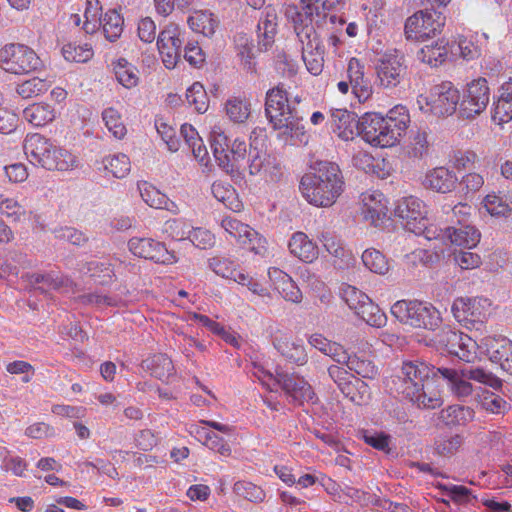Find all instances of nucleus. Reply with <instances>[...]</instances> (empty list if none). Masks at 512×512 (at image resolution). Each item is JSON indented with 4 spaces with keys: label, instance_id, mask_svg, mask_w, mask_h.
<instances>
[{
    "label": "nucleus",
    "instance_id": "nucleus-1",
    "mask_svg": "<svg viewBox=\"0 0 512 512\" xmlns=\"http://www.w3.org/2000/svg\"><path fill=\"white\" fill-rule=\"evenodd\" d=\"M430 373L431 368L424 362L404 361L400 371L387 381V387L418 408L436 409L443 401Z\"/></svg>",
    "mask_w": 512,
    "mask_h": 512
},
{
    "label": "nucleus",
    "instance_id": "nucleus-2",
    "mask_svg": "<svg viewBox=\"0 0 512 512\" xmlns=\"http://www.w3.org/2000/svg\"><path fill=\"white\" fill-rule=\"evenodd\" d=\"M311 170L300 180L299 189L302 196L316 207L332 206L344 188V179L338 164L316 161Z\"/></svg>",
    "mask_w": 512,
    "mask_h": 512
},
{
    "label": "nucleus",
    "instance_id": "nucleus-3",
    "mask_svg": "<svg viewBox=\"0 0 512 512\" xmlns=\"http://www.w3.org/2000/svg\"><path fill=\"white\" fill-rule=\"evenodd\" d=\"M302 9L294 4L285 6L284 15L292 23L316 25L318 30L329 29L337 20L336 15H330L329 11L342 7L345 0H301Z\"/></svg>",
    "mask_w": 512,
    "mask_h": 512
},
{
    "label": "nucleus",
    "instance_id": "nucleus-4",
    "mask_svg": "<svg viewBox=\"0 0 512 512\" xmlns=\"http://www.w3.org/2000/svg\"><path fill=\"white\" fill-rule=\"evenodd\" d=\"M302 9L294 4L285 6L284 15L292 23L316 25L318 30L329 29L337 20L336 15H330L329 11L342 7L345 0H301Z\"/></svg>",
    "mask_w": 512,
    "mask_h": 512
},
{
    "label": "nucleus",
    "instance_id": "nucleus-5",
    "mask_svg": "<svg viewBox=\"0 0 512 512\" xmlns=\"http://www.w3.org/2000/svg\"><path fill=\"white\" fill-rule=\"evenodd\" d=\"M264 110L266 118L275 130L292 132L298 127V112L288 100V92L282 83L266 92Z\"/></svg>",
    "mask_w": 512,
    "mask_h": 512
},
{
    "label": "nucleus",
    "instance_id": "nucleus-6",
    "mask_svg": "<svg viewBox=\"0 0 512 512\" xmlns=\"http://www.w3.org/2000/svg\"><path fill=\"white\" fill-rule=\"evenodd\" d=\"M391 313L401 323L415 328L436 329L441 323L440 312L430 303L421 301H397L391 307Z\"/></svg>",
    "mask_w": 512,
    "mask_h": 512
},
{
    "label": "nucleus",
    "instance_id": "nucleus-7",
    "mask_svg": "<svg viewBox=\"0 0 512 512\" xmlns=\"http://www.w3.org/2000/svg\"><path fill=\"white\" fill-rule=\"evenodd\" d=\"M298 40L302 43V58L312 75H320L324 67V47L321 43L322 30L316 25L293 23Z\"/></svg>",
    "mask_w": 512,
    "mask_h": 512
},
{
    "label": "nucleus",
    "instance_id": "nucleus-8",
    "mask_svg": "<svg viewBox=\"0 0 512 512\" xmlns=\"http://www.w3.org/2000/svg\"><path fill=\"white\" fill-rule=\"evenodd\" d=\"M41 66V60L28 46L8 44L0 50V67L13 74H28Z\"/></svg>",
    "mask_w": 512,
    "mask_h": 512
},
{
    "label": "nucleus",
    "instance_id": "nucleus-9",
    "mask_svg": "<svg viewBox=\"0 0 512 512\" xmlns=\"http://www.w3.org/2000/svg\"><path fill=\"white\" fill-rule=\"evenodd\" d=\"M491 302L481 297H460L452 305L454 318L467 329L479 330L490 314Z\"/></svg>",
    "mask_w": 512,
    "mask_h": 512
},
{
    "label": "nucleus",
    "instance_id": "nucleus-10",
    "mask_svg": "<svg viewBox=\"0 0 512 512\" xmlns=\"http://www.w3.org/2000/svg\"><path fill=\"white\" fill-rule=\"evenodd\" d=\"M445 25V16L435 10H420L407 18L404 26L406 38L424 41L441 32Z\"/></svg>",
    "mask_w": 512,
    "mask_h": 512
},
{
    "label": "nucleus",
    "instance_id": "nucleus-11",
    "mask_svg": "<svg viewBox=\"0 0 512 512\" xmlns=\"http://www.w3.org/2000/svg\"><path fill=\"white\" fill-rule=\"evenodd\" d=\"M359 133L367 143L375 147H392L399 142L393 128L378 113H366L362 116Z\"/></svg>",
    "mask_w": 512,
    "mask_h": 512
},
{
    "label": "nucleus",
    "instance_id": "nucleus-12",
    "mask_svg": "<svg viewBox=\"0 0 512 512\" xmlns=\"http://www.w3.org/2000/svg\"><path fill=\"white\" fill-rule=\"evenodd\" d=\"M490 102V88L485 78L479 77L466 85L459 112L466 119H474L485 111Z\"/></svg>",
    "mask_w": 512,
    "mask_h": 512
},
{
    "label": "nucleus",
    "instance_id": "nucleus-13",
    "mask_svg": "<svg viewBox=\"0 0 512 512\" xmlns=\"http://www.w3.org/2000/svg\"><path fill=\"white\" fill-rule=\"evenodd\" d=\"M437 344L447 353L471 362L475 358L476 342L467 334L445 326L435 336Z\"/></svg>",
    "mask_w": 512,
    "mask_h": 512
},
{
    "label": "nucleus",
    "instance_id": "nucleus-14",
    "mask_svg": "<svg viewBox=\"0 0 512 512\" xmlns=\"http://www.w3.org/2000/svg\"><path fill=\"white\" fill-rule=\"evenodd\" d=\"M184 32L176 23L167 24L159 33L157 47L166 68H174L181 58Z\"/></svg>",
    "mask_w": 512,
    "mask_h": 512
},
{
    "label": "nucleus",
    "instance_id": "nucleus-15",
    "mask_svg": "<svg viewBox=\"0 0 512 512\" xmlns=\"http://www.w3.org/2000/svg\"><path fill=\"white\" fill-rule=\"evenodd\" d=\"M376 74L382 87L398 86L406 74L404 55L398 50L384 53L377 61Z\"/></svg>",
    "mask_w": 512,
    "mask_h": 512
},
{
    "label": "nucleus",
    "instance_id": "nucleus-16",
    "mask_svg": "<svg viewBox=\"0 0 512 512\" xmlns=\"http://www.w3.org/2000/svg\"><path fill=\"white\" fill-rule=\"evenodd\" d=\"M394 214L403 220L404 228L410 232H420L425 229V204L416 197L400 199L395 206Z\"/></svg>",
    "mask_w": 512,
    "mask_h": 512
},
{
    "label": "nucleus",
    "instance_id": "nucleus-17",
    "mask_svg": "<svg viewBox=\"0 0 512 512\" xmlns=\"http://www.w3.org/2000/svg\"><path fill=\"white\" fill-rule=\"evenodd\" d=\"M129 250L137 257L159 264H172L176 258L164 243L152 238L133 237L128 242Z\"/></svg>",
    "mask_w": 512,
    "mask_h": 512
},
{
    "label": "nucleus",
    "instance_id": "nucleus-18",
    "mask_svg": "<svg viewBox=\"0 0 512 512\" xmlns=\"http://www.w3.org/2000/svg\"><path fill=\"white\" fill-rule=\"evenodd\" d=\"M275 380L294 403L302 405L305 402H315L316 394L303 377L294 373L277 372Z\"/></svg>",
    "mask_w": 512,
    "mask_h": 512
},
{
    "label": "nucleus",
    "instance_id": "nucleus-19",
    "mask_svg": "<svg viewBox=\"0 0 512 512\" xmlns=\"http://www.w3.org/2000/svg\"><path fill=\"white\" fill-rule=\"evenodd\" d=\"M459 91L450 81L435 85L429 95L430 110L437 116L452 114L459 103Z\"/></svg>",
    "mask_w": 512,
    "mask_h": 512
},
{
    "label": "nucleus",
    "instance_id": "nucleus-20",
    "mask_svg": "<svg viewBox=\"0 0 512 512\" xmlns=\"http://www.w3.org/2000/svg\"><path fill=\"white\" fill-rule=\"evenodd\" d=\"M347 77L354 95L359 102H365L372 95V85L365 77L364 65L357 59L351 58L347 66Z\"/></svg>",
    "mask_w": 512,
    "mask_h": 512
},
{
    "label": "nucleus",
    "instance_id": "nucleus-21",
    "mask_svg": "<svg viewBox=\"0 0 512 512\" xmlns=\"http://www.w3.org/2000/svg\"><path fill=\"white\" fill-rule=\"evenodd\" d=\"M458 178L456 174L446 167H435L429 170L422 181L426 189L438 193H449L457 187Z\"/></svg>",
    "mask_w": 512,
    "mask_h": 512
},
{
    "label": "nucleus",
    "instance_id": "nucleus-22",
    "mask_svg": "<svg viewBox=\"0 0 512 512\" xmlns=\"http://www.w3.org/2000/svg\"><path fill=\"white\" fill-rule=\"evenodd\" d=\"M444 236L451 244L471 249L480 241V232L472 225L458 220L453 226L444 229Z\"/></svg>",
    "mask_w": 512,
    "mask_h": 512
},
{
    "label": "nucleus",
    "instance_id": "nucleus-23",
    "mask_svg": "<svg viewBox=\"0 0 512 512\" xmlns=\"http://www.w3.org/2000/svg\"><path fill=\"white\" fill-rule=\"evenodd\" d=\"M29 285L42 292L50 290H61L72 286L73 282L68 277L55 272L27 273L22 276Z\"/></svg>",
    "mask_w": 512,
    "mask_h": 512
},
{
    "label": "nucleus",
    "instance_id": "nucleus-24",
    "mask_svg": "<svg viewBox=\"0 0 512 512\" xmlns=\"http://www.w3.org/2000/svg\"><path fill=\"white\" fill-rule=\"evenodd\" d=\"M326 251L333 257V266L337 269H347L355 262L352 252L346 249L340 240L329 232H324L320 238Z\"/></svg>",
    "mask_w": 512,
    "mask_h": 512
},
{
    "label": "nucleus",
    "instance_id": "nucleus-25",
    "mask_svg": "<svg viewBox=\"0 0 512 512\" xmlns=\"http://www.w3.org/2000/svg\"><path fill=\"white\" fill-rule=\"evenodd\" d=\"M363 213L374 226L380 225L388 213L387 201L379 191L362 194Z\"/></svg>",
    "mask_w": 512,
    "mask_h": 512
},
{
    "label": "nucleus",
    "instance_id": "nucleus-26",
    "mask_svg": "<svg viewBox=\"0 0 512 512\" xmlns=\"http://www.w3.org/2000/svg\"><path fill=\"white\" fill-rule=\"evenodd\" d=\"M173 227L177 230L174 231L177 238H187L193 243V245L200 249H206L213 244L214 237L208 230L202 228L190 229V227L182 220H173L170 224V228Z\"/></svg>",
    "mask_w": 512,
    "mask_h": 512
},
{
    "label": "nucleus",
    "instance_id": "nucleus-27",
    "mask_svg": "<svg viewBox=\"0 0 512 512\" xmlns=\"http://www.w3.org/2000/svg\"><path fill=\"white\" fill-rule=\"evenodd\" d=\"M355 113L345 109H336L331 113L332 129L343 140L353 139L354 130L359 131L360 120Z\"/></svg>",
    "mask_w": 512,
    "mask_h": 512
},
{
    "label": "nucleus",
    "instance_id": "nucleus-28",
    "mask_svg": "<svg viewBox=\"0 0 512 512\" xmlns=\"http://www.w3.org/2000/svg\"><path fill=\"white\" fill-rule=\"evenodd\" d=\"M51 145L52 142L41 134H28L23 143V150L32 164L42 167V159L47 157Z\"/></svg>",
    "mask_w": 512,
    "mask_h": 512
},
{
    "label": "nucleus",
    "instance_id": "nucleus-29",
    "mask_svg": "<svg viewBox=\"0 0 512 512\" xmlns=\"http://www.w3.org/2000/svg\"><path fill=\"white\" fill-rule=\"evenodd\" d=\"M46 156L42 159V167L47 170L67 171L77 166V159L70 151L53 143Z\"/></svg>",
    "mask_w": 512,
    "mask_h": 512
},
{
    "label": "nucleus",
    "instance_id": "nucleus-30",
    "mask_svg": "<svg viewBox=\"0 0 512 512\" xmlns=\"http://www.w3.org/2000/svg\"><path fill=\"white\" fill-rule=\"evenodd\" d=\"M288 247L292 255L306 263H311L318 257L317 245L303 232L294 233Z\"/></svg>",
    "mask_w": 512,
    "mask_h": 512
},
{
    "label": "nucleus",
    "instance_id": "nucleus-31",
    "mask_svg": "<svg viewBox=\"0 0 512 512\" xmlns=\"http://www.w3.org/2000/svg\"><path fill=\"white\" fill-rule=\"evenodd\" d=\"M263 14L264 16L260 18L257 26L258 44L260 49L267 50L274 42L277 14L275 8L272 6L265 7Z\"/></svg>",
    "mask_w": 512,
    "mask_h": 512
},
{
    "label": "nucleus",
    "instance_id": "nucleus-32",
    "mask_svg": "<svg viewBox=\"0 0 512 512\" xmlns=\"http://www.w3.org/2000/svg\"><path fill=\"white\" fill-rule=\"evenodd\" d=\"M31 266V261L28 259L27 254L11 250L3 256V261L0 267V278L8 279L10 276L17 277L20 269H25Z\"/></svg>",
    "mask_w": 512,
    "mask_h": 512
},
{
    "label": "nucleus",
    "instance_id": "nucleus-33",
    "mask_svg": "<svg viewBox=\"0 0 512 512\" xmlns=\"http://www.w3.org/2000/svg\"><path fill=\"white\" fill-rule=\"evenodd\" d=\"M187 23L194 32L211 37L218 27L219 21L210 11L197 10L188 17Z\"/></svg>",
    "mask_w": 512,
    "mask_h": 512
},
{
    "label": "nucleus",
    "instance_id": "nucleus-34",
    "mask_svg": "<svg viewBox=\"0 0 512 512\" xmlns=\"http://www.w3.org/2000/svg\"><path fill=\"white\" fill-rule=\"evenodd\" d=\"M437 373L448 381L452 392L460 399H465L472 395L473 386L463 376V373H458L457 370L452 368L441 367L437 369Z\"/></svg>",
    "mask_w": 512,
    "mask_h": 512
},
{
    "label": "nucleus",
    "instance_id": "nucleus-35",
    "mask_svg": "<svg viewBox=\"0 0 512 512\" xmlns=\"http://www.w3.org/2000/svg\"><path fill=\"white\" fill-rule=\"evenodd\" d=\"M142 368L151 376L164 380L174 372L172 360L165 354H155L142 361Z\"/></svg>",
    "mask_w": 512,
    "mask_h": 512
},
{
    "label": "nucleus",
    "instance_id": "nucleus-36",
    "mask_svg": "<svg viewBox=\"0 0 512 512\" xmlns=\"http://www.w3.org/2000/svg\"><path fill=\"white\" fill-rule=\"evenodd\" d=\"M273 344L278 352L289 361L297 365H304L307 362L308 356L303 345L282 337H276Z\"/></svg>",
    "mask_w": 512,
    "mask_h": 512
},
{
    "label": "nucleus",
    "instance_id": "nucleus-37",
    "mask_svg": "<svg viewBox=\"0 0 512 512\" xmlns=\"http://www.w3.org/2000/svg\"><path fill=\"white\" fill-rule=\"evenodd\" d=\"M180 134L186 145L192 151L195 159L202 164H206L208 160V151L195 128L190 124H183L180 129Z\"/></svg>",
    "mask_w": 512,
    "mask_h": 512
},
{
    "label": "nucleus",
    "instance_id": "nucleus-38",
    "mask_svg": "<svg viewBox=\"0 0 512 512\" xmlns=\"http://www.w3.org/2000/svg\"><path fill=\"white\" fill-rule=\"evenodd\" d=\"M354 312L368 325L373 327H383L387 321L385 313L368 296Z\"/></svg>",
    "mask_w": 512,
    "mask_h": 512
},
{
    "label": "nucleus",
    "instance_id": "nucleus-39",
    "mask_svg": "<svg viewBox=\"0 0 512 512\" xmlns=\"http://www.w3.org/2000/svg\"><path fill=\"white\" fill-rule=\"evenodd\" d=\"M24 118L36 127H42L55 118L54 109L46 103H34L23 110Z\"/></svg>",
    "mask_w": 512,
    "mask_h": 512
},
{
    "label": "nucleus",
    "instance_id": "nucleus-40",
    "mask_svg": "<svg viewBox=\"0 0 512 512\" xmlns=\"http://www.w3.org/2000/svg\"><path fill=\"white\" fill-rule=\"evenodd\" d=\"M101 21V27L105 38L110 42H115L123 33L124 19L115 9L107 11Z\"/></svg>",
    "mask_w": 512,
    "mask_h": 512
},
{
    "label": "nucleus",
    "instance_id": "nucleus-41",
    "mask_svg": "<svg viewBox=\"0 0 512 512\" xmlns=\"http://www.w3.org/2000/svg\"><path fill=\"white\" fill-rule=\"evenodd\" d=\"M430 147L431 142L428 133L425 130H417L410 136L407 155L409 158L422 160L428 156Z\"/></svg>",
    "mask_w": 512,
    "mask_h": 512
},
{
    "label": "nucleus",
    "instance_id": "nucleus-42",
    "mask_svg": "<svg viewBox=\"0 0 512 512\" xmlns=\"http://www.w3.org/2000/svg\"><path fill=\"white\" fill-rule=\"evenodd\" d=\"M485 345L490 360L499 363L501 367L512 353V341L506 338H487Z\"/></svg>",
    "mask_w": 512,
    "mask_h": 512
},
{
    "label": "nucleus",
    "instance_id": "nucleus-43",
    "mask_svg": "<svg viewBox=\"0 0 512 512\" xmlns=\"http://www.w3.org/2000/svg\"><path fill=\"white\" fill-rule=\"evenodd\" d=\"M341 392L357 405L366 404L371 398V391L367 383L355 376L344 386Z\"/></svg>",
    "mask_w": 512,
    "mask_h": 512
},
{
    "label": "nucleus",
    "instance_id": "nucleus-44",
    "mask_svg": "<svg viewBox=\"0 0 512 512\" xmlns=\"http://www.w3.org/2000/svg\"><path fill=\"white\" fill-rule=\"evenodd\" d=\"M114 73L117 81L125 88L131 89L138 85V69L126 59L120 58L114 64Z\"/></svg>",
    "mask_w": 512,
    "mask_h": 512
},
{
    "label": "nucleus",
    "instance_id": "nucleus-45",
    "mask_svg": "<svg viewBox=\"0 0 512 512\" xmlns=\"http://www.w3.org/2000/svg\"><path fill=\"white\" fill-rule=\"evenodd\" d=\"M484 207L492 216L508 217L512 213V194H488L483 200Z\"/></svg>",
    "mask_w": 512,
    "mask_h": 512
},
{
    "label": "nucleus",
    "instance_id": "nucleus-46",
    "mask_svg": "<svg viewBox=\"0 0 512 512\" xmlns=\"http://www.w3.org/2000/svg\"><path fill=\"white\" fill-rule=\"evenodd\" d=\"M226 114L234 123H244L251 114V103L246 98L232 97L225 104Z\"/></svg>",
    "mask_w": 512,
    "mask_h": 512
},
{
    "label": "nucleus",
    "instance_id": "nucleus-47",
    "mask_svg": "<svg viewBox=\"0 0 512 512\" xmlns=\"http://www.w3.org/2000/svg\"><path fill=\"white\" fill-rule=\"evenodd\" d=\"M229 164L231 167H221L225 172L233 174L245 168L247 144L243 140L235 139L229 149Z\"/></svg>",
    "mask_w": 512,
    "mask_h": 512
},
{
    "label": "nucleus",
    "instance_id": "nucleus-48",
    "mask_svg": "<svg viewBox=\"0 0 512 512\" xmlns=\"http://www.w3.org/2000/svg\"><path fill=\"white\" fill-rule=\"evenodd\" d=\"M464 443V437L460 434L439 436L434 442V451L442 457H451L456 454Z\"/></svg>",
    "mask_w": 512,
    "mask_h": 512
},
{
    "label": "nucleus",
    "instance_id": "nucleus-49",
    "mask_svg": "<svg viewBox=\"0 0 512 512\" xmlns=\"http://www.w3.org/2000/svg\"><path fill=\"white\" fill-rule=\"evenodd\" d=\"M388 125H390L391 128H393V131L397 135V137L400 139L403 135V133L408 128V125L410 123V116L408 113V110L405 106L397 105L394 108H392L384 117Z\"/></svg>",
    "mask_w": 512,
    "mask_h": 512
},
{
    "label": "nucleus",
    "instance_id": "nucleus-50",
    "mask_svg": "<svg viewBox=\"0 0 512 512\" xmlns=\"http://www.w3.org/2000/svg\"><path fill=\"white\" fill-rule=\"evenodd\" d=\"M104 169L116 178H124L131 170V162L123 153L107 156L102 161Z\"/></svg>",
    "mask_w": 512,
    "mask_h": 512
},
{
    "label": "nucleus",
    "instance_id": "nucleus-51",
    "mask_svg": "<svg viewBox=\"0 0 512 512\" xmlns=\"http://www.w3.org/2000/svg\"><path fill=\"white\" fill-rule=\"evenodd\" d=\"M472 415L473 411L469 407L451 405L440 411L439 419L446 425H459L471 419Z\"/></svg>",
    "mask_w": 512,
    "mask_h": 512
},
{
    "label": "nucleus",
    "instance_id": "nucleus-52",
    "mask_svg": "<svg viewBox=\"0 0 512 512\" xmlns=\"http://www.w3.org/2000/svg\"><path fill=\"white\" fill-rule=\"evenodd\" d=\"M138 187L140 195L147 205L156 209H169V199L157 188L147 182L140 184Z\"/></svg>",
    "mask_w": 512,
    "mask_h": 512
},
{
    "label": "nucleus",
    "instance_id": "nucleus-53",
    "mask_svg": "<svg viewBox=\"0 0 512 512\" xmlns=\"http://www.w3.org/2000/svg\"><path fill=\"white\" fill-rule=\"evenodd\" d=\"M230 145V140L224 133H213L211 147L213 149L214 157L220 167H231V164H229L228 153Z\"/></svg>",
    "mask_w": 512,
    "mask_h": 512
},
{
    "label": "nucleus",
    "instance_id": "nucleus-54",
    "mask_svg": "<svg viewBox=\"0 0 512 512\" xmlns=\"http://www.w3.org/2000/svg\"><path fill=\"white\" fill-rule=\"evenodd\" d=\"M362 262L367 269L376 274H385L389 270L388 261L378 250L367 249L362 254Z\"/></svg>",
    "mask_w": 512,
    "mask_h": 512
},
{
    "label": "nucleus",
    "instance_id": "nucleus-55",
    "mask_svg": "<svg viewBox=\"0 0 512 512\" xmlns=\"http://www.w3.org/2000/svg\"><path fill=\"white\" fill-rule=\"evenodd\" d=\"M221 226L226 231L227 234H229L232 238H234L237 241L238 244L241 243L244 237L255 235L252 232V228L249 225L244 224L241 221L230 216L224 217L222 219Z\"/></svg>",
    "mask_w": 512,
    "mask_h": 512
},
{
    "label": "nucleus",
    "instance_id": "nucleus-56",
    "mask_svg": "<svg viewBox=\"0 0 512 512\" xmlns=\"http://www.w3.org/2000/svg\"><path fill=\"white\" fill-rule=\"evenodd\" d=\"M447 54L448 50L443 45H426L418 53V58L432 67H437L445 61Z\"/></svg>",
    "mask_w": 512,
    "mask_h": 512
},
{
    "label": "nucleus",
    "instance_id": "nucleus-57",
    "mask_svg": "<svg viewBox=\"0 0 512 512\" xmlns=\"http://www.w3.org/2000/svg\"><path fill=\"white\" fill-rule=\"evenodd\" d=\"M91 277L97 278L101 285L110 283L115 277L112 265L100 260H92L86 264Z\"/></svg>",
    "mask_w": 512,
    "mask_h": 512
},
{
    "label": "nucleus",
    "instance_id": "nucleus-58",
    "mask_svg": "<svg viewBox=\"0 0 512 512\" xmlns=\"http://www.w3.org/2000/svg\"><path fill=\"white\" fill-rule=\"evenodd\" d=\"M102 119L107 129L115 138L122 139L126 135V127L122 122L120 113L116 109L112 107L105 109L102 113Z\"/></svg>",
    "mask_w": 512,
    "mask_h": 512
},
{
    "label": "nucleus",
    "instance_id": "nucleus-59",
    "mask_svg": "<svg viewBox=\"0 0 512 512\" xmlns=\"http://www.w3.org/2000/svg\"><path fill=\"white\" fill-rule=\"evenodd\" d=\"M186 100L198 113H204L208 108L206 91L199 82H195L187 89Z\"/></svg>",
    "mask_w": 512,
    "mask_h": 512
},
{
    "label": "nucleus",
    "instance_id": "nucleus-60",
    "mask_svg": "<svg viewBox=\"0 0 512 512\" xmlns=\"http://www.w3.org/2000/svg\"><path fill=\"white\" fill-rule=\"evenodd\" d=\"M48 88L49 84L45 80L34 77L18 85L16 91L23 99H28L46 92Z\"/></svg>",
    "mask_w": 512,
    "mask_h": 512
},
{
    "label": "nucleus",
    "instance_id": "nucleus-61",
    "mask_svg": "<svg viewBox=\"0 0 512 512\" xmlns=\"http://www.w3.org/2000/svg\"><path fill=\"white\" fill-rule=\"evenodd\" d=\"M347 368L349 371L367 379H373L378 373V369L372 361L357 355H352Z\"/></svg>",
    "mask_w": 512,
    "mask_h": 512
},
{
    "label": "nucleus",
    "instance_id": "nucleus-62",
    "mask_svg": "<svg viewBox=\"0 0 512 512\" xmlns=\"http://www.w3.org/2000/svg\"><path fill=\"white\" fill-rule=\"evenodd\" d=\"M62 54L69 62L84 63L92 57L93 51L87 45L80 46L68 43L62 47Z\"/></svg>",
    "mask_w": 512,
    "mask_h": 512
},
{
    "label": "nucleus",
    "instance_id": "nucleus-63",
    "mask_svg": "<svg viewBox=\"0 0 512 512\" xmlns=\"http://www.w3.org/2000/svg\"><path fill=\"white\" fill-rule=\"evenodd\" d=\"M209 267L219 276L234 280L239 270L233 261L224 257H213L209 259Z\"/></svg>",
    "mask_w": 512,
    "mask_h": 512
},
{
    "label": "nucleus",
    "instance_id": "nucleus-64",
    "mask_svg": "<svg viewBox=\"0 0 512 512\" xmlns=\"http://www.w3.org/2000/svg\"><path fill=\"white\" fill-rule=\"evenodd\" d=\"M233 489L237 495L251 502H261L265 497L264 491L251 482L237 481Z\"/></svg>",
    "mask_w": 512,
    "mask_h": 512
}]
</instances>
